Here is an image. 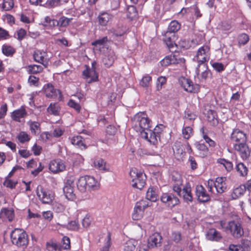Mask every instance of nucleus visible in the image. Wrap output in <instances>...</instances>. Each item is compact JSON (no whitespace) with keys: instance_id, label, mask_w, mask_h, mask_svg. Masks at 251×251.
I'll return each instance as SVG.
<instances>
[{"instance_id":"nucleus-1","label":"nucleus","mask_w":251,"mask_h":251,"mask_svg":"<svg viewBox=\"0 0 251 251\" xmlns=\"http://www.w3.org/2000/svg\"><path fill=\"white\" fill-rule=\"evenodd\" d=\"M12 244L18 247L25 249L28 244V236L26 232L21 228H15L10 234Z\"/></svg>"},{"instance_id":"nucleus-2","label":"nucleus","mask_w":251,"mask_h":251,"mask_svg":"<svg viewBox=\"0 0 251 251\" xmlns=\"http://www.w3.org/2000/svg\"><path fill=\"white\" fill-rule=\"evenodd\" d=\"M77 187L80 192H84L87 190L98 189L99 184L93 176H84L80 177L78 179Z\"/></svg>"},{"instance_id":"nucleus-3","label":"nucleus","mask_w":251,"mask_h":251,"mask_svg":"<svg viewBox=\"0 0 251 251\" xmlns=\"http://www.w3.org/2000/svg\"><path fill=\"white\" fill-rule=\"evenodd\" d=\"M132 120L139 131H146L151 127V121L145 112H139L134 116Z\"/></svg>"},{"instance_id":"nucleus-4","label":"nucleus","mask_w":251,"mask_h":251,"mask_svg":"<svg viewBox=\"0 0 251 251\" xmlns=\"http://www.w3.org/2000/svg\"><path fill=\"white\" fill-rule=\"evenodd\" d=\"M151 205L148 200H140L137 201L134 208L132 218L134 220H138L142 218L145 209Z\"/></svg>"},{"instance_id":"nucleus-5","label":"nucleus","mask_w":251,"mask_h":251,"mask_svg":"<svg viewBox=\"0 0 251 251\" xmlns=\"http://www.w3.org/2000/svg\"><path fill=\"white\" fill-rule=\"evenodd\" d=\"M227 229L235 238H239L244 234L243 228L240 221H232L228 223Z\"/></svg>"},{"instance_id":"nucleus-6","label":"nucleus","mask_w":251,"mask_h":251,"mask_svg":"<svg viewBox=\"0 0 251 251\" xmlns=\"http://www.w3.org/2000/svg\"><path fill=\"white\" fill-rule=\"evenodd\" d=\"M210 48L208 46L204 45L199 48L196 55L198 65L205 63L208 61L210 58Z\"/></svg>"},{"instance_id":"nucleus-7","label":"nucleus","mask_w":251,"mask_h":251,"mask_svg":"<svg viewBox=\"0 0 251 251\" xmlns=\"http://www.w3.org/2000/svg\"><path fill=\"white\" fill-rule=\"evenodd\" d=\"M180 83L184 90L189 93H198L200 91V85L197 84H194L189 79L183 77L180 80Z\"/></svg>"},{"instance_id":"nucleus-8","label":"nucleus","mask_w":251,"mask_h":251,"mask_svg":"<svg viewBox=\"0 0 251 251\" xmlns=\"http://www.w3.org/2000/svg\"><path fill=\"white\" fill-rule=\"evenodd\" d=\"M27 116L25 107L22 106L20 108L14 110L11 113V118L15 122L25 123V119Z\"/></svg>"},{"instance_id":"nucleus-9","label":"nucleus","mask_w":251,"mask_h":251,"mask_svg":"<svg viewBox=\"0 0 251 251\" xmlns=\"http://www.w3.org/2000/svg\"><path fill=\"white\" fill-rule=\"evenodd\" d=\"M234 148L239 152L241 158L244 160L247 159L250 156L251 149L249 148L246 142L235 144L234 145Z\"/></svg>"},{"instance_id":"nucleus-10","label":"nucleus","mask_w":251,"mask_h":251,"mask_svg":"<svg viewBox=\"0 0 251 251\" xmlns=\"http://www.w3.org/2000/svg\"><path fill=\"white\" fill-rule=\"evenodd\" d=\"M161 201L171 208L177 205L179 202L178 199L172 193H163L161 197Z\"/></svg>"},{"instance_id":"nucleus-11","label":"nucleus","mask_w":251,"mask_h":251,"mask_svg":"<svg viewBox=\"0 0 251 251\" xmlns=\"http://www.w3.org/2000/svg\"><path fill=\"white\" fill-rule=\"evenodd\" d=\"M44 93L46 96L49 98L60 99L61 97V92L58 89H54L53 85L50 83L47 84L44 87Z\"/></svg>"},{"instance_id":"nucleus-12","label":"nucleus","mask_w":251,"mask_h":251,"mask_svg":"<svg viewBox=\"0 0 251 251\" xmlns=\"http://www.w3.org/2000/svg\"><path fill=\"white\" fill-rule=\"evenodd\" d=\"M37 195L43 203L49 204L53 199V195L42 187L37 188Z\"/></svg>"},{"instance_id":"nucleus-13","label":"nucleus","mask_w":251,"mask_h":251,"mask_svg":"<svg viewBox=\"0 0 251 251\" xmlns=\"http://www.w3.org/2000/svg\"><path fill=\"white\" fill-rule=\"evenodd\" d=\"M86 69L83 71V78L89 83L96 82L98 80L99 75L95 69H91L88 66H86Z\"/></svg>"},{"instance_id":"nucleus-14","label":"nucleus","mask_w":251,"mask_h":251,"mask_svg":"<svg viewBox=\"0 0 251 251\" xmlns=\"http://www.w3.org/2000/svg\"><path fill=\"white\" fill-rule=\"evenodd\" d=\"M230 139L233 142L242 143L247 142V136L243 131L239 129H234L231 134Z\"/></svg>"},{"instance_id":"nucleus-15","label":"nucleus","mask_w":251,"mask_h":251,"mask_svg":"<svg viewBox=\"0 0 251 251\" xmlns=\"http://www.w3.org/2000/svg\"><path fill=\"white\" fill-rule=\"evenodd\" d=\"M162 237L158 232H155L148 239V246L150 248L160 247L161 246Z\"/></svg>"},{"instance_id":"nucleus-16","label":"nucleus","mask_w":251,"mask_h":251,"mask_svg":"<svg viewBox=\"0 0 251 251\" xmlns=\"http://www.w3.org/2000/svg\"><path fill=\"white\" fill-rule=\"evenodd\" d=\"M196 195L200 202H205L210 200L209 195L202 185H197L196 187Z\"/></svg>"},{"instance_id":"nucleus-17","label":"nucleus","mask_w":251,"mask_h":251,"mask_svg":"<svg viewBox=\"0 0 251 251\" xmlns=\"http://www.w3.org/2000/svg\"><path fill=\"white\" fill-rule=\"evenodd\" d=\"M141 135L142 138L145 139L151 144L155 145L157 142L158 135L156 134L150 128L146 131H141Z\"/></svg>"},{"instance_id":"nucleus-18","label":"nucleus","mask_w":251,"mask_h":251,"mask_svg":"<svg viewBox=\"0 0 251 251\" xmlns=\"http://www.w3.org/2000/svg\"><path fill=\"white\" fill-rule=\"evenodd\" d=\"M65 169L64 162L60 160H54L49 164V170L53 173L62 172Z\"/></svg>"},{"instance_id":"nucleus-19","label":"nucleus","mask_w":251,"mask_h":251,"mask_svg":"<svg viewBox=\"0 0 251 251\" xmlns=\"http://www.w3.org/2000/svg\"><path fill=\"white\" fill-rule=\"evenodd\" d=\"M207 240L211 241L219 242L222 239L221 233L214 228H209L205 234Z\"/></svg>"},{"instance_id":"nucleus-20","label":"nucleus","mask_w":251,"mask_h":251,"mask_svg":"<svg viewBox=\"0 0 251 251\" xmlns=\"http://www.w3.org/2000/svg\"><path fill=\"white\" fill-rule=\"evenodd\" d=\"M115 54L113 50H109L103 57L102 61L106 67H109L112 65L115 59Z\"/></svg>"},{"instance_id":"nucleus-21","label":"nucleus","mask_w":251,"mask_h":251,"mask_svg":"<svg viewBox=\"0 0 251 251\" xmlns=\"http://www.w3.org/2000/svg\"><path fill=\"white\" fill-rule=\"evenodd\" d=\"M46 55L45 52H42L40 50H36L33 54V58L36 62L40 63L47 67L48 65V62L47 59L45 58Z\"/></svg>"},{"instance_id":"nucleus-22","label":"nucleus","mask_w":251,"mask_h":251,"mask_svg":"<svg viewBox=\"0 0 251 251\" xmlns=\"http://www.w3.org/2000/svg\"><path fill=\"white\" fill-rule=\"evenodd\" d=\"M201 72V78L206 79L210 74V71L208 69L206 64L202 63L201 65H198L196 69V73L197 75H199Z\"/></svg>"},{"instance_id":"nucleus-23","label":"nucleus","mask_w":251,"mask_h":251,"mask_svg":"<svg viewBox=\"0 0 251 251\" xmlns=\"http://www.w3.org/2000/svg\"><path fill=\"white\" fill-rule=\"evenodd\" d=\"M225 177H217L215 181L214 186L219 193H224L226 188V184L225 182Z\"/></svg>"},{"instance_id":"nucleus-24","label":"nucleus","mask_w":251,"mask_h":251,"mask_svg":"<svg viewBox=\"0 0 251 251\" xmlns=\"http://www.w3.org/2000/svg\"><path fill=\"white\" fill-rule=\"evenodd\" d=\"M176 36L174 34L166 32L164 35L163 41L169 49L177 46L175 42Z\"/></svg>"},{"instance_id":"nucleus-25","label":"nucleus","mask_w":251,"mask_h":251,"mask_svg":"<svg viewBox=\"0 0 251 251\" xmlns=\"http://www.w3.org/2000/svg\"><path fill=\"white\" fill-rule=\"evenodd\" d=\"M71 143L81 149L86 148L85 144L84 143V140L81 136H74L70 139Z\"/></svg>"},{"instance_id":"nucleus-26","label":"nucleus","mask_w":251,"mask_h":251,"mask_svg":"<svg viewBox=\"0 0 251 251\" xmlns=\"http://www.w3.org/2000/svg\"><path fill=\"white\" fill-rule=\"evenodd\" d=\"M181 196H182L183 199L185 201L192 202L193 201V196L191 193V187L189 184L182 189Z\"/></svg>"},{"instance_id":"nucleus-27","label":"nucleus","mask_w":251,"mask_h":251,"mask_svg":"<svg viewBox=\"0 0 251 251\" xmlns=\"http://www.w3.org/2000/svg\"><path fill=\"white\" fill-rule=\"evenodd\" d=\"M146 176L145 174H141L139 178L135 181L132 182L133 187L139 189H142L146 184Z\"/></svg>"},{"instance_id":"nucleus-28","label":"nucleus","mask_w":251,"mask_h":251,"mask_svg":"<svg viewBox=\"0 0 251 251\" xmlns=\"http://www.w3.org/2000/svg\"><path fill=\"white\" fill-rule=\"evenodd\" d=\"M246 192L245 186H240L233 190L231 194L232 199L236 200L243 196Z\"/></svg>"},{"instance_id":"nucleus-29","label":"nucleus","mask_w":251,"mask_h":251,"mask_svg":"<svg viewBox=\"0 0 251 251\" xmlns=\"http://www.w3.org/2000/svg\"><path fill=\"white\" fill-rule=\"evenodd\" d=\"M112 16L107 12L101 13L98 17L99 24L102 26L107 25Z\"/></svg>"},{"instance_id":"nucleus-30","label":"nucleus","mask_w":251,"mask_h":251,"mask_svg":"<svg viewBox=\"0 0 251 251\" xmlns=\"http://www.w3.org/2000/svg\"><path fill=\"white\" fill-rule=\"evenodd\" d=\"M0 217L2 218H7L9 221H11L14 217V211L10 209H2L0 212Z\"/></svg>"},{"instance_id":"nucleus-31","label":"nucleus","mask_w":251,"mask_h":251,"mask_svg":"<svg viewBox=\"0 0 251 251\" xmlns=\"http://www.w3.org/2000/svg\"><path fill=\"white\" fill-rule=\"evenodd\" d=\"M157 199L158 195L154 188H149L146 193V199L144 200H148L151 203L150 201H155Z\"/></svg>"},{"instance_id":"nucleus-32","label":"nucleus","mask_w":251,"mask_h":251,"mask_svg":"<svg viewBox=\"0 0 251 251\" xmlns=\"http://www.w3.org/2000/svg\"><path fill=\"white\" fill-rule=\"evenodd\" d=\"M63 192L67 199L73 200L75 199V195L74 193L73 186H64L63 188Z\"/></svg>"},{"instance_id":"nucleus-33","label":"nucleus","mask_w":251,"mask_h":251,"mask_svg":"<svg viewBox=\"0 0 251 251\" xmlns=\"http://www.w3.org/2000/svg\"><path fill=\"white\" fill-rule=\"evenodd\" d=\"M27 124L29 125L30 129L32 134H38L40 131V124L39 123L29 121L27 122Z\"/></svg>"},{"instance_id":"nucleus-34","label":"nucleus","mask_w":251,"mask_h":251,"mask_svg":"<svg viewBox=\"0 0 251 251\" xmlns=\"http://www.w3.org/2000/svg\"><path fill=\"white\" fill-rule=\"evenodd\" d=\"M180 26V24L177 21H173L170 23L166 32L174 34L179 30Z\"/></svg>"},{"instance_id":"nucleus-35","label":"nucleus","mask_w":251,"mask_h":251,"mask_svg":"<svg viewBox=\"0 0 251 251\" xmlns=\"http://www.w3.org/2000/svg\"><path fill=\"white\" fill-rule=\"evenodd\" d=\"M47 110L50 113L54 116H58L59 115L60 107L57 103H51L48 107Z\"/></svg>"},{"instance_id":"nucleus-36","label":"nucleus","mask_w":251,"mask_h":251,"mask_svg":"<svg viewBox=\"0 0 251 251\" xmlns=\"http://www.w3.org/2000/svg\"><path fill=\"white\" fill-rule=\"evenodd\" d=\"M236 170L240 176H245L248 174V168L242 163H239L236 165Z\"/></svg>"},{"instance_id":"nucleus-37","label":"nucleus","mask_w":251,"mask_h":251,"mask_svg":"<svg viewBox=\"0 0 251 251\" xmlns=\"http://www.w3.org/2000/svg\"><path fill=\"white\" fill-rule=\"evenodd\" d=\"M2 52L7 56H11L15 52V50L12 47L8 45H3L2 46Z\"/></svg>"},{"instance_id":"nucleus-38","label":"nucleus","mask_w":251,"mask_h":251,"mask_svg":"<svg viewBox=\"0 0 251 251\" xmlns=\"http://www.w3.org/2000/svg\"><path fill=\"white\" fill-rule=\"evenodd\" d=\"M74 20L72 18H67L65 16L61 17L57 22V25L60 27H66Z\"/></svg>"},{"instance_id":"nucleus-39","label":"nucleus","mask_w":251,"mask_h":251,"mask_svg":"<svg viewBox=\"0 0 251 251\" xmlns=\"http://www.w3.org/2000/svg\"><path fill=\"white\" fill-rule=\"evenodd\" d=\"M138 15L136 7L134 6L130 5L127 8V17L130 20L135 18Z\"/></svg>"},{"instance_id":"nucleus-40","label":"nucleus","mask_w":251,"mask_h":251,"mask_svg":"<svg viewBox=\"0 0 251 251\" xmlns=\"http://www.w3.org/2000/svg\"><path fill=\"white\" fill-rule=\"evenodd\" d=\"M152 80V77L148 74H146L140 81V85L144 88H147L150 86Z\"/></svg>"},{"instance_id":"nucleus-41","label":"nucleus","mask_w":251,"mask_h":251,"mask_svg":"<svg viewBox=\"0 0 251 251\" xmlns=\"http://www.w3.org/2000/svg\"><path fill=\"white\" fill-rule=\"evenodd\" d=\"M43 70V68L40 65H30L28 66V72L29 74H36L41 72Z\"/></svg>"},{"instance_id":"nucleus-42","label":"nucleus","mask_w":251,"mask_h":251,"mask_svg":"<svg viewBox=\"0 0 251 251\" xmlns=\"http://www.w3.org/2000/svg\"><path fill=\"white\" fill-rule=\"evenodd\" d=\"M95 168L100 170H107L106 162L102 159H99L94 162Z\"/></svg>"},{"instance_id":"nucleus-43","label":"nucleus","mask_w":251,"mask_h":251,"mask_svg":"<svg viewBox=\"0 0 251 251\" xmlns=\"http://www.w3.org/2000/svg\"><path fill=\"white\" fill-rule=\"evenodd\" d=\"M141 174H144V173L135 168H132L129 172V176L132 181L134 182L137 180Z\"/></svg>"},{"instance_id":"nucleus-44","label":"nucleus","mask_w":251,"mask_h":251,"mask_svg":"<svg viewBox=\"0 0 251 251\" xmlns=\"http://www.w3.org/2000/svg\"><path fill=\"white\" fill-rule=\"evenodd\" d=\"M196 148L199 151H200V156L204 157L207 155L208 153V149L204 144L198 143L196 145Z\"/></svg>"},{"instance_id":"nucleus-45","label":"nucleus","mask_w":251,"mask_h":251,"mask_svg":"<svg viewBox=\"0 0 251 251\" xmlns=\"http://www.w3.org/2000/svg\"><path fill=\"white\" fill-rule=\"evenodd\" d=\"M136 241L133 240H129L124 244V250L125 251H133L136 247Z\"/></svg>"},{"instance_id":"nucleus-46","label":"nucleus","mask_w":251,"mask_h":251,"mask_svg":"<svg viewBox=\"0 0 251 251\" xmlns=\"http://www.w3.org/2000/svg\"><path fill=\"white\" fill-rule=\"evenodd\" d=\"M218 162L222 164L225 169L228 172L233 169L232 163L224 158H220L218 160Z\"/></svg>"},{"instance_id":"nucleus-47","label":"nucleus","mask_w":251,"mask_h":251,"mask_svg":"<svg viewBox=\"0 0 251 251\" xmlns=\"http://www.w3.org/2000/svg\"><path fill=\"white\" fill-rule=\"evenodd\" d=\"M201 133L202 134V137L204 139V140L205 141V142L208 144L209 146L210 147H214L216 145V143L215 142V141H214L213 140H212L211 138H210L206 134V133H205L204 132V127H202L201 130Z\"/></svg>"},{"instance_id":"nucleus-48","label":"nucleus","mask_w":251,"mask_h":251,"mask_svg":"<svg viewBox=\"0 0 251 251\" xmlns=\"http://www.w3.org/2000/svg\"><path fill=\"white\" fill-rule=\"evenodd\" d=\"M107 37H104L101 39L96 40V41L92 42L91 44L95 48L99 47V48H100L101 47L104 45V44L107 42Z\"/></svg>"},{"instance_id":"nucleus-49","label":"nucleus","mask_w":251,"mask_h":251,"mask_svg":"<svg viewBox=\"0 0 251 251\" xmlns=\"http://www.w3.org/2000/svg\"><path fill=\"white\" fill-rule=\"evenodd\" d=\"M14 5L13 0H3L2 9L4 11H9L13 8Z\"/></svg>"},{"instance_id":"nucleus-50","label":"nucleus","mask_w":251,"mask_h":251,"mask_svg":"<svg viewBox=\"0 0 251 251\" xmlns=\"http://www.w3.org/2000/svg\"><path fill=\"white\" fill-rule=\"evenodd\" d=\"M172 181L174 184L182 185V180L180 175L176 172L173 173L172 176Z\"/></svg>"},{"instance_id":"nucleus-51","label":"nucleus","mask_w":251,"mask_h":251,"mask_svg":"<svg viewBox=\"0 0 251 251\" xmlns=\"http://www.w3.org/2000/svg\"><path fill=\"white\" fill-rule=\"evenodd\" d=\"M166 81L167 78L166 77L163 76H159L156 81V90L160 91L162 88V86L166 84Z\"/></svg>"},{"instance_id":"nucleus-52","label":"nucleus","mask_w":251,"mask_h":251,"mask_svg":"<svg viewBox=\"0 0 251 251\" xmlns=\"http://www.w3.org/2000/svg\"><path fill=\"white\" fill-rule=\"evenodd\" d=\"M174 58L175 56H166L160 61V63L163 66H168L175 63L173 61Z\"/></svg>"},{"instance_id":"nucleus-53","label":"nucleus","mask_w":251,"mask_h":251,"mask_svg":"<svg viewBox=\"0 0 251 251\" xmlns=\"http://www.w3.org/2000/svg\"><path fill=\"white\" fill-rule=\"evenodd\" d=\"M17 138L20 141V142L22 143H24L25 142H27L29 141L30 139L28 135L24 131L20 132L17 136Z\"/></svg>"},{"instance_id":"nucleus-54","label":"nucleus","mask_w":251,"mask_h":251,"mask_svg":"<svg viewBox=\"0 0 251 251\" xmlns=\"http://www.w3.org/2000/svg\"><path fill=\"white\" fill-rule=\"evenodd\" d=\"M183 137L186 139H189L193 134V129L189 126H186L182 129Z\"/></svg>"},{"instance_id":"nucleus-55","label":"nucleus","mask_w":251,"mask_h":251,"mask_svg":"<svg viewBox=\"0 0 251 251\" xmlns=\"http://www.w3.org/2000/svg\"><path fill=\"white\" fill-rule=\"evenodd\" d=\"M68 105L70 107L74 108L77 113H79L81 110V106L79 104L73 100H70L68 102Z\"/></svg>"},{"instance_id":"nucleus-56","label":"nucleus","mask_w":251,"mask_h":251,"mask_svg":"<svg viewBox=\"0 0 251 251\" xmlns=\"http://www.w3.org/2000/svg\"><path fill=\"white\" fill-rule=\"evenodd\" d=\"M57 0H48L44 3V6L48 8H51L59 5Z\"/></svg>"},{"instance_id":"nucleus-57","label":"nucleus","mask_w":251,"mask_h":251,"mask_svg":"<svg viewBox=\"0 0 251 251\" xmlns=\"http://www.w3.org/2000/svg\"><path fill=\"white\" fill-rule=\"evenodd\" d=\"M196 118V115L191 111L188 110L185 112V118L186 120L184 122V124H186L188 121H192L194 120Z\"/></svg>"},{"instance_id":"nucleus-58","label":"nucleus","mask_w":251,"mask_h":251,"mask_svg":"<svg viewBox=\"0 0 251 251\" xmlns=\"http://www.w3.org/2000/svg\"><path fill=\"white\" fill-rule=\"evenodd\" d=\"M75 177L74 175H68L66 177L64 186H73L74 187V182Z\"/></svg>"},{"instance_id":"nucleus-59","label":"nucleus","mask_w":251,"mask_h":251,"mask_svg":"<svg viewBox=\"0 0 251 251\" xmlns=\"http://www.w3.org/2000/svg\"><path fill=\"white\" fill-rule=\"evenodd\" d=\"M250 241L247 239H243L240 245L242 251H248L250 249Z\"/></svg>"},{"instance_id":"nucleus-60","label":"nucleus","mask_w":251,"mask_h":251,"mask_svg":"<svg viewBox=\"0 0 251 251\" xmlns=\"http://www.w3.org/2000/svg\"><path fill=\"white\" fill-rule=\"evenodd\" d=\"M249 36L245 33L241 34L238 37V43L239 44L245 45L249 41Z\"/></svg>"},{"instance_id":"nucleus-61","label":"nucleus","mask_w":251,"mask_h":251,"mask_svg":"<svg viewBox=\"0 0 251 251\" xmlns=\"http://www.w3.org/2000/svg\"><path fill=\"white\" fill-rule=\"evenodd\" d=\"M63 243L62 248L64 250H69L71 248L70 238L67 236H64L62 239Z\"/></svg>"},{"instance_id":"nucleus-62","label":"nucleus","mask_w":251,"mask_h":251,"mask_svg":"<svg viewBox=\"0 0 251 251\" xmlns=\"http://www.w3.org/2000/svg\"><path fill=\"white\" fill-rule=\"evenodd\" d=\"M171 237L174 242L178 243L181 240V234L179 231H174L172 233Z\"/></svg>"},{"instance_id":"nucleus-63","label":"nucleus","mask_w":251,"mask_h":251,"mask_svg":"<svg viewBox=\"0 0 251 251\" xmlns=\"http://www.w3.org/2000/svg\"><path fill=\"white\" fill-rule=\"evenodd\" d=\"M212 66L218 72H222L225 69L224 65L221 63L214 62L212 64Z\"/></svg>"},{"instance_id":"nucleus-64","label":"nucleus","mask_w":251,"mask_h":251,"mask_svg":"<svg viewBox=\"0 0 251 251\" xmlns=\"http://www.w3.org/2000/svg\"><path fill=\"white\" fill-rule=\"evenodd\" d=\"M67 228L73 230H77L78 229V224L75 221H72L68 224Z\"/></svg>"}]
</instances>
